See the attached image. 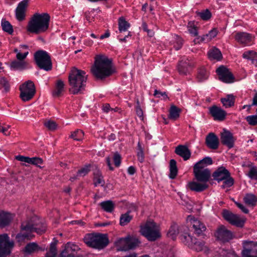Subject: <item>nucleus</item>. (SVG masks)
I'll return each instance as SVG.
<instances>
[{
    "label": "nucleus",
    "instance_id": "nucleus-1",
    "mask_svg": "<svg viewBox=\"0 0 257 257\" xmlns=\"http://www.w3.org/2000/svg\"><path fill=\"white\" fill-rule=\"evenodd\" d=\"M46 229V226L36 217L30 220L23 222L21 226V232L16 236L17 241L20 244L32 239L33 232L42 234Z\"/></svg>",
    "mask_w": 257,
    "mask_h": 257
},
{
    "label": "nucleus",
    "instance_id": "nucleus-2",
    "mask_svg": "<svg viewBox=\"0 0 257 257\" xmlns=\"http://www.w3.org/2000/svg\"><path fill=\"white\" fill-rule=\"evenodd\" d=\"M91 72L98 79H102L109 76L113 73L111 60L105 55H96Z\"/></svg>",
    "mask_w": 257,
    "mask_h": 257
},
{
    "label": "nucleus",
    "instance_id": "nucleus-3",
    "mask_svg": "<svg viewBox=\"0 0 257 257\" xmlns=\"http://www.w3.org/2000/svg\"><path fill=\"white\" fill-rule=\"evenodd\" d=\"M68 79L71 93L77 94L84 90L87 79L84 71L74 68L69 73Z\"/></svg>",
    "mask_w": 257,
    "mask_h": 257
},
{
    "label": "nucleus",
    "instance_id": "nucleus-4",
    "mask_svg": "<svg viewBox=\"0 0 257 257\" xmlns=\"http://www.w3.org/2000/svg\"><path fill=\"white\" fill-rule=\"evenodd\" d=\"M50 19L47 13H36L28 23V31L37 34L45 32L49 28Z\"/></svg>",
    "mask_w": 257,
    "mask_h": 257
},
{
    "label": "nucleus",
    "instance_id": "nucleus-5",
    "mask_svg": "<svg viewBox=\"0 0 257 257\" xmlns=\"http://www.w3.org/2000/svg\"><path fill=\"white\" fill-rule=\"evenodd\" d=\"M83 240L87 246L97 249L103 248L109 242L106 235L102 234H88L84 236Z\"/></svg>",
    "mask_w": 257,
    "mask_h": 257
},
{
    "label": "nucleus",
    "instance_id": "nucleus-6",
    "mask_svg": "<svg viewBox=\"0 0 257 257\" xmlns=\"http://www.w3.org/2000/svg\"><path fill=\"white\" fill-rule=\"evenodd\" d=\"M142 234L149 241H155L161 237L160 226L153 221H148L141 227Z\"/></svg>",
    "mask_w": 257,
    "mask_h": 257
},
{
    "label": "nucleus",
    "instance_id": "nucleus-7",
    "mask_svg": "<svg viewBox=\"0 0 257 257\" xmlns=\"http://www.w3.org/2000/svg\"><path fill=\"white\" fill-rule=\"evenodd\" d=\"M213 179L218 181H223L222 188H228L234 184V179L230 176L229 172L224 167H220L213 173Z\"/></svg>",
    "mask_w": 257,
    "mask_h": 257
},
{
    "label": "nucleus",
    "instance_id": "nucleus-8",
    "mask_svg": "<svg viewBox=\"0 0 257 257\" xmlns=\"http://www.w3.org/2000/svg\"><path fill=\"white\" fill-rule=\"evenodd\" d=\"M34 59L41 69L48 71L52 69V64L49 54L45 51L39 50L34 54Z\"/></svg>",
    "mask_w": 257,
    "mask_h": 257
},
{
    "label": "nucleus",
    "instance_id": "nucleus-9",
    "mask_svg": "<svg viewBox=\"0 0 257 257\" xmlns=\"http://www.w3.org/2000/svg\"><path fill=\"white\" fill-rule=\"evenodd\" d=\"M138 238L131 235L121 238L116 242L115 245L118 251H127L133 249L138 246L140 243Z\"/></svg>",
    "mask_w": 257,
    "mask_h": 257
},
{
    "label": "nucleus",
    "instance_id": "nucleus-10",
    "mask_svg": "<svg viewBox=\"0 0 257 257\" xmlns=\"http://www.w3.org/2000/svg\"><path fill=\"white\" fill-rule=\"evenodd\" d=\"M20 96L24 101L30 100L36 93L35 84L31 80H28L20 85Z\"/></svg>",
    "mask_w": 257,
    "mask_h": 257
},
{
    "label": "nucleus",
    "instance_id": "nucleus-11",
    "mask_svg": "<svg viewBox=\"0 0 257 257\" xmlns=\"http://www.w3.org/2000/svg\"><path fill=\"white\" fill-rule=\"evenodd\" d=\"M14 245V242L10 241L7 234H0V257H6L9 255Z\"/></svg>",
    "mask_w": 257,
    "mask_h": 257
},
{
    "label": "nucleus",
    "instance_id": "nucleus-12",
    "mask_svg": "<svg viewBox=\"0 0 257 257\" xmlns=\"http://www.w3.org/2000/svg\"><path fill=\"white\" fill-rule=\"evenodd\" d=\"M222 215L223 218L232 225L237 227H242L244 225V220L243 219L228 210H224Z\"/></svg>",
    "mask_w": 257,
    "mask_h": 257
},
{
    "label": "nucleus",
    "instance_id": "nucleus-13",
    "mask_svg": "<svg viewBox=\"0 0 257 257\" xmlns=\"http://www.w3.org/2000/svg\"><path fill=\"white\" fill-rule=\"evenodd\" d=\"M219 79L225 83H232L234 77L231 72L224 66H221L216 69Z\"/></svg>",
    "mask_w": 257,
    "mask_h": 257
},
{
    "label": "nucleus",
    "instance_id": "nucleus-14",
    "mask_svg": "<svg viewBox=\"0 0 257 257\" xmlns=\"http://www.w3.org/2000/svg\"><path fill=\"white\" fill-rule=\"evenodd\" d=\"M242 256V257H257L256 243L253 241H244Z\"/></svg>",
    "mask_w": 257,
    "mask_h": 257
},
{
    "label": "nucleus",
    "instance_id": "nucleus-15",
    "mask_svg": "<svg viewBox=\"0 0 257 257\" xmlns=\"http://www.w3.org/2000/svg\"><path fill=\"white\" fill-rule=\"evenodd\" d=\"M215 236L222 242H227L232 238L233 235L224 226L221 225L216 230Z\"/></svg>",
    "mask_w": 257,
    "mask_h": 257
},
{
    "label": "nucleus",
    "instance_id": "nucleus-16",
    "mask_svg": "<svg viewBox=\"0 0 257 257\" xmlns=\"http://www.w3.org/2000/svg\"><path fill=\"white\" fill-rule=\"evenodd\" d=\"M193 173L195 179L197 181L207 184L211 176L210 171L208 169L205 170H199L197 166L193 167Z\"/></svg>",
    "mask_w": 257,
    "mask_h": 257
},
{
    "label": "nucleus",
    "instance_id": "nucleus-17",
    "mask_svg": "<svg viewBox=\"0 0 257 257\" xmlns=\"http://www.w3.org/2000/svg\"><path fill=\"white\" fill-rule=\"evenodd\" d=\"M189 220L194 233L198 236L204 235V232L206 230L204 223L199 219L193 217H190Z\"/></svg>",
    "mask_w": 257,
    "mask_h": 257
},
{
    "label": "nucleus",
    "instance_id": "nucleus-18",
    "mask_svg": "<svg viewBox=\"0 0 257 257\" xmlns=\"http://www.w3.org/2000/svg\"><path fill=\"white\" fill-rule=\"evenodd\" d=\"M80 249L77 245L70 242H68L61 252L60 257H76L77 252Z\"/></svg>",
    "mask_w": 257,
    "mask_h": 257
},
{
    "label": "nucleus",
    "instance_id": "nucleus-19",
    "mask_svg": "<svg viewBox=\"0 0 257 257\" xmlns=\"http://www.w3.org/2000/svg\"><path fill=\"white\" fill-rule=\"evenodd\" d=\"M28 3L29 0H23L18 4L15 10V16L19 21H22L25 19Z\"/></svg>",
    "mask_w": 257,
    "mask_h": 257
},
{
    "label": "nucleus",
    "instance_id": "nucleus-20",
    "mask_svg": "<svg viewBox=\"0 0 257 257\" xmlns=\"http://www.w3.org/2000/svg\"><path fill=\"white\" fill-rule=\"evenodd\" d=\"M209 113L215 120L223 121L225 119L227 113L220 107L213 105L210 107Z\"/></svg>",
    "mask_w": 257,
    "mask_h": 257
},
{
    "label": "nucleus",
    "instance_id": "nucleus-21",
    "mask_svg": "<svg viewBox=\"0 0 257 257\" xmlns=\"http://www.w3.org/2000/svg\"><path fill=\"white\" fill-rule=\"evenodd\" d=\"M234 39L240 44L248 45L252 42L253 37L249 33L238 32L235 34Z\"/></svg>",
    "mask_w": 257,
    "mask_h": 257
},
{
    "label": "nucleus",
    "instance_id": "nucleus-22",
    "mask_svg": "<svg viewBox=\"0 0 257 257\" xmlns=\"http://www.w3.org/2000/svg\"><path fill=\"white\" fill-rule=\"evenodd\" d=\"M220 139L223 145L227 146L229 149L233 147L234 139L232 134L230 132L224 130L221 134Z\"/></svg>",
    "mask_w": 257,
    "mask_h": 257
},
{
    "label": "nucleus",
    "instance_id": "nucleus-23",
    "mask_svg": "<svg viewBox=\"0 0 257 257\" xmlns=\"http://www.w3.org/2000/svg\"><path fill=\"white\" fill-rule=\"evenodd\" d=\"M175 153L182 157L184 161L189 160L191 155V151L188 147L183 145H179L177 146L175 148Z\"/></svg>",
    "mask_w": 257,
    "mask_h": 257
},
{
    "label": "nucleus",
    "instance_id": "nucleus-24",
    "mask_svg": "<svg viewBox=\"0 0 257 257\" xmlns=\"http://www.w3.org/2000/svg\"><path fill=\"white\" fill-rule=\"evenodd\" d=\"M205 143L209 149L216 150L218 148L219 139L214 133H210L206 137Z\"/></svg>",
    "mask_w": 257,
    "mask_h": 257
},
{
    "label": "nucleus",
    "instance_id": "nucleus-25",
    "mask_svg": "<svg viewBox=\"0 0 257 257\" xmlns=\"http://www.w3.org/2000/svg\"><path fill=\"white\" fill-rule=\"evenodd\" d=\"M193 65L188 60H181L179 63L178 69L180 74L186 75L189 73Z\"/></svg>",
    "mask_w": 257,
    "mask_h": 257
},
{
    "label": "nucleus",
    "instance_id": "nucleus-26",
    "mask_svg": "<svg viewBox=\"0 0 257 257\" xmlns=\"http://www.w3.org/2000/svg\"><path fill=\"white\" fill-rule=\"evenodd\" d=\"M207 184L195 181L190 182L187 184V188L193 191L197 192H202L208 188Z\"/></svg>",
    "mask_w": 257,
    "mask_h": 257
},
{
    "label": "nucleus",
    "instance_id": "nucleus-27",
    "mask_svg": "<svg viewBox=\"0 0 257 257\" xmlns=\"http://www.w3.org/2000/svg\"><path fill=\"white\" fill-rule=\"evenodd\" d=\"M14 218V215L6 212H0V227L3 228L9 225Z\"/></svg>",
    "mask_w": 257,
    "mask_h": 257
},
{
    "label": "nucleus",
    "instance_id": "nucleus-28",
    "mask_svg": "<svg viewBox=\"0 0 257 257\" xmlns=\"http://www.w3.org/2000/svg\"><path fill=\"white\" fill-rule=\"evenodd\" d=\"M10 68L14 70H23L30 68L29 64L25 61L14 60L10 64Z\"/></svg>",
    "mask_w": 257,
    "mask_h": 257
},
{
    "label": "nucleus",
    "instance_id": "nucleus-29",
    "mask_svg": "<svg viewBox=\"0 0 257 257\" xmlns=\"http://www.w3.org/2000/svg\"><path fill=\"white\" fill-rule=\"evenodd\" d=\"M208 56L210 60L215 61H220L222 58L220 51L216 48L210 50L208 52Z\"/></svg>",
    "mask_w": 257,
    "mask_h": 257
},
{
    "label": "nucleus",
    "instance_id": "nucleus-30",
    "mask_svg": "<svg viewBox=\"0 0 257 257\" xmlns=\"http://www.w3.org/2000/svg\"><path fill=\"white\" fill-rule=\"evenodd\" d=\"M64 84L62 80H58L56 83L54 90L52 92L54 97H60L64 91Z\"/></svg>",
    "mask_w": 257,
    "mask_h": 257
},
{
    "label": "nucleus",
    "instance_id": "nucleus-31",
    "mask_svg": "<svg viewBox=\"0 0 257 257\" xmlns=\"http://www.w3.org/2000/svg\"><path fill=\"white\" fill-rule=\"evenodd\" d=\"M99 206L105 212L111 213L114 209V203L111 200H107L100 202Z\"/></svg>",
    "mask_w": 257,
    "mask_h": 257
},
{
    "label": "nucleus",
    "instance_id": "nucleus-32",
    "mask_svg": "<svg viewBox=\"0 0 257 257\" xmlns=\"http://www.w3.org/2000/svg\"><path fill=\"white\" fill-rule=\"evenodd\" d=\"M221 102L225 108L231 107L234 104L235 97L232 94H229L221 98Z\"/></svg>",
    "mask_w": 257,
    "mask_h": 257
},
{
    "label": "nucleus",
    "instance_id": "nucleus-33",
    "mask_svg": "<svg viewBox=\"0 0 257 257\" xmlns=\"http://www.w3.org/2000/svg\"><path fill=\"white\" fill-rule=\"evenodd\" d=\"M244 202L248 206H254L256 205L257 198L256 196L251 193H247L243 197Z\"/></svg>",
    "mask_w": 257,
    "mask_h": 257
},
{
    "label": "nucleus",
    "instance_id": "nucleus-34",
    "mask_svg": "<svg viewBox=\"0 0 257 257\" xmlns=\"http://www.w3.org/2000/svg\"><path fill=\"white\" fill-rule=\"evenodd\" d=\"M169 171V178L172 179H175L178 174V169L176 161L174 159H171L170 161Z\"/></svg>",
    "mask_w": 257,
    "mask_h": 257
},
{
    "label": "nucleus",
    "instance_id": "nucleus-35",
    "mask_svg": "<svg viewBox=\"0 0 257 257\" xmlns=\"http://www.w3.org/2000/svg\"><path fill=\"white\" fill-rule=\"evenodd\" d=\"M118 30L120 33L127 31L131 26L130 24L123 17H121L118 19Z\"/></svg>",
    "mask_w": 257,
    "mask_h": 257
},
{
    "label": "nucleus",
    "instance_id": "nucleus-36",
    "mask_svg": "<svg viewBox=\"0 0 257 257\" xmlns=\"http://www.w3.org/2000/svg\"><path fill=\"white\" fill-rule=\"evenodd\" d=\"M242 56L244 58L250 60L255 66H257V54L255 52L253 51L245 52Z\"/></svg>",
    "mask_w": 257,
    "mask_h": 257
},
{
    "label": "nucleus",
    "instance_id": "nucleus-37",
    "mask_svg": "<svg viewBox=\"0 0 257 257\" xmlns=\"http://www.w3.org/2000/svg\"><path fill=\"white\" fill-rule=\"evenodd\" d=\"M208 76L209 73L204 67H202L198 69L196 78L198 81L202 82L207 80Z\"/></svg>",
    "mask_w": 257,
    "mask_h": 257
},
{
    "label": "nucleus",
    "instance_id": "nucleus-38",
    "mask_svg": "<svg viewBox=\"0 0 257 257\" xmlns=\"http://www.w3.org/2000/svg\"><path fill=\"white\" fill-rule=\"evenodd\" d=\"M180 238L183 243L189 247L192 245L193 242L195 241V238L193 237L188 233H184L183 234L181 235Z\"/></svg>",
    "mask_w": 257,
    "mask_h": 257
},
{
    "label": "nucleus",
    "instance_id": "nucleus-39",
    "mask_svg": "<svg viewBox=\"0 0 257 257\" xmlns=\"http://www.w3.org/2000/svg\"><path fill=\"white\" fill-rule=\"evenodd\" d=\"M133 219V216L130 215V212L122 214L119 218V224L121 226L127 225Z\"/></svg>",
    "mask_w": 257,
    "mask_h": 257
},
{
    "label": "nucleus",
    "instance_id": "nucleus-40",
    "mask_svg": "<svg viewBox=\"0 0 257 257\" xmlns=\"http://www.w3.org/2000/svg\"><path fill=\"white\" fill-rule=\"evenodd\" d=\"M57 242L58 241L57 240H54L51 243L49 250L46 253L45 257L56 256L57 253V250L56 248V244Z\"/></svg>",
    "mask_w": 257,
    "mask_h": 257
},
{
    "label": "nucleus",
    "instance_id": "nucleus-41",
    "mask_svg": "<svg viewBox=\"0 0 257 257\" xmlns=\"http://www.w3.org/2000/svg\"><path fill=\"white\" fill-rule=\"evenodd\" d=\"M205 247L204 242L203 241H198L196 238L195 241L193 242L192 245L190 247V248L197 251H202Z\"/></svg>",
    "mask_w": 257,
    "mask_h": 257
},
{
    "label": "nucleus",
    "instance_id": "nucleus-42",
    "mask_svg": "<svg viewBox=\"0 0 257 257\" xmlns=\"http://www.w3.org/2000/svg\"><path fill=\"white\" fill-rule=\"evenodd\" d=\"M1 25L4 31L8 33L10 35L13 33L14 30L13 26L9 21H6L5 19H2Z\"/></svg>",
    "mask_w": 257,
    "mask_h": 257
},
{
    "label": "nucleus",
    "instance_id": "nucleus-43",
    "mask_svg": "<svg viewBox=\"0 0 257 257\" xmlns=\"http://www.w3.org/2000/svg\"><path fill=\"white\" fill-rule=\"evenodd\" d=\"M138 161L143 163L145 160L144 148L143 147L140 142L137 144V154Z\"/></svg>",
    "mask_w": 257,
    "mask_h": 257
},
{
    "label": "nucleus",
    "instance_id": "nucleus-44",
    "mask_svg": "<svg viewBox=\"0 0 257 257\" xmlns=\"http://www.w3.org/2000/svg\"><path fill=\"white\" fill-rule=\"evenodd\" d=\"M178 233V226L177 224H174L170 227L167 233V235L168 237H171L174 240L176 238Z\"/></svg>",
    "mask_w": 257,
    "mask_h": 257
},
{
    "label": "nucleus",
    "instance_id": "nucleus-45",
    "mask_svg": "<svg viewBox=\"0 0 257 257\" xmlns=\"http://www.w3.org/2000/svg\"><path fill=\"white\" fill-rule=\"evenodd\" d=\"M180 109L175 105L170 107L169 111V118L173 119H176L179 116Z\"/></svg>",
    "mask_w": 257,
    "mask_h": 257
},
{
    "label": "nucleus",
    "instance_id": "nucleus-46",
    "mask_svg": "<svg viewBox=\"0 0 257 257\" xmlns=\"http://www.w3.org/2000/svg\"><path fill=\"white\" fill-rule=\"evenodd\" d=\"M196 14L198 16L200 17L202 20L204 21H207L211 17V13L208 9H206L201 12H196Z\"/></svg>",
    "mask_w": 257,
    "mask_h": 257
},
{
    "label": "nucleus",
    "instance_id": "nucleus-47",
    "mask_svg": "<svg viewBox=\"0 0 257 257\" xmlns=\"http://www.w3.org/2000/svg\"><path fill=\"white\" fill-rule=\"evenodd\" d=\"M94 183L95 186H97L98 185L103 186L104 184V181L103 179V177L102 176L100 172L98 171L96 173H94Z\"/></svg>",
    "mask_w": 257,
    "mask_h": 257
},
{
    "label": "nucleus",
    "instance_id": "nucleus-48",
    "mask_svg": "<svg viewBox=\"0 0 257 257\" xmlns=\"http://www.w3.org/2000/svg\"><path fill=\"white\" fill-rule=\"evenodd\" d=\"M84 133L80 130H77L71 133L70 137L74 140L80 141L82 140Z\"/></svg>",
    "mask_w": 257,
    "mask_h": 257
},
{
    "label": "nucleus",
    "instance_id": "nucleus-49",
    "mask_svg": "<svg viewBox=\"0 0 257 257\" xmlns=\"http://www.w3.org/2000/svg\"><path fill=\"white\" fill-rule=\"evenodd\" d=\"M90 168L91 165L89 164L85 165L77 171V176H79V177H83L86 175L88 172H90Z\"/></svg>",
    "mask_w": 257,
    "mask_h": 257
},
{
    "label": "nucleus",
    "instance_id": "nucleus-50",
    "mask_svg": "<svg viewBox=\"0 0 257 257\" xmlns=\"http://www.w3.org/2000/svg\"><path fill=\"white\" fill-rule=\"evenodd\" d=\"M38 245L36 243H29L25 246V251L28 253H32L36 250L38 248Z\"/></svg>",
    "mask_w": 257,
    "mask_h": 257
},
{
    "label": "nucleus",
    "instance_id": "nucleus-51",
    "mask_svg": "<svg viewBox=\"0 0 257 257\" xmlns=\"http://www.w3.org/2000/svg\"><path fill=\"white\" fill-rule=\"evenodd\" d=\"M44 125L49 131H53L57 129V124L56 122L51 120H46L44 122Z\"/></svg>",
    "mask_w": 257,
    "mask_h": 257
},
{
    "label": "nucleus",
    "instance_id": "nucleus-52",
    "mask_svg": "<svg viewBox=\"0 0 257 257\" xmlns=\"http://www.w3.org/2000/svg\"><path fill=\"white\" fill-rule=\"evenodd\" d=\"M188 30L190 34L194 36L198 35L197 27L192 22H189L187 25Z\"/></svg>",
    "mask_w": 257,
    "mask_h": 257
},
{
    "label": "nucleus",
    "instance_id": "nucleus-53",
    "mask_svg": "<svg viewBox=\"0 0 257 257\" xmlns=\"http://www.w3.org/2000/svg\"><path fill=\"white\" fill-rule=\"evenodd\" d=\"M183 45V40L178 36H176L174 42V47L175 50H178L182 47Z\"/></svg>",
    "mask_w": 257,
    "mask_h": 257
},
{
    "label": "nucleus",
    "instance_id": "nucleus-54",
    "mask_svg": "<svg viewBox=\"0 0 257 257\" xmlns=\"http://www.w3.org/2000/svg\"><path fill=\"white\" fill-rule=\"evenodd\" d=\"M43 160L39 157H32L30 158L29 164L35 165L37 167H40V165L43 164Z\"/></svg>",
    "mask_w": 257,
    "mask_h": 257
},
{
    "label": "nucleus",
    "instance_id": "nucleus-55",
    "mask_svg": "<svg viewBox=\"0 0 257 257\" xmlns=\"http://www.w3.org/2000/svg\"><path fill=\"white\" fill-rule=\"evenodd\" d=\"M207 34L203 35L201 37H198L194 40V42L195 44H199L202 42H207L210 41V40L208 39L209 38Z\"/></svg>",
    "mask_w": 257,
    "mask_h": 257
},
{
    "label": "nucleus",
    "instance_id": "nucleus-56",
    "mask_svg": "<svg viewBox=\"0 0 257 257\" xmlns=\"http://www.w3.org/2000/svg\"><path fill=\"white\" fill-rule=\"evenodd\" d=\"M245 119L250 125H255L257 124V115L247 116Z\"/></svg>",
    "mask_w": 257,
    "mask_h": 257
},
{
    "label": "nucleus",
    "instance_id": "nucleus-57",
    "mask_svg": "<svg viewBox=\"0 0 257 257\" xmlns=\"http://www.w3.org/2000/svg\"><path fill=\"white\" fill-rule=\"evenodd\" d=\"M114 164L115 167H118L121 163V156L118 153H115L113 157Z\"/></svg>",
    "mask_w": 257,
    "mask_h": 257
},
{
    "label": "nucleus",
    "instance_id": "nucleus-58",
    "mask_svg": "<svg viewBox=\"0 0 257 257\" xmlns=\"http://www.w3.org/2000/svg\"><path fill=\"white\" fill-rule=\"evenodd\" d=\"M0 84L5 88L6 92L8 91L10 89V85L8 81L5 77L0 79Z\"/></svg>",
    "mask_w": 257,
    "mask_h": 257
},
{
    "label": "nucleus",
    "instance_id": "nucleus-59",
    "mask_svg": "<svg viewBox=\"0 0 257 257\" xmlns=\"http://www.w3.org/2000/svg\"><path fill=\"white\" fill-rule=\"evenodd\" d=\"M248 176L251 179H257V168L255 167H253L250 168L248 173Z\"/></svg>",
    "mask_w": 257,
    "mask_h": 257
},
{
    "label": "nucleus",
    "instance_id": "nucleus-60",
    "mask_svg": "<svg viewBox=\"0 0 257 257\" xmlns=\"http://www.w3.org/2000/svg\"><path fill=\"white\" fill-rule=\"evenodd\" d=\"M201 163H203L206 165V166H207V165L212 164L213 161L211 158L209 157H206L202 159L201 160L198 161L197 165Z\"/></svg>",
    "mask_w": 257,
    "mask_h": 257
},
{
    "label": "nucleus",
    "instance_id": "nucleus-61",
    "mask_svg": "<svg viewBox=\"0 0 257 257\" xmlns=\"http://www.w3.org/2000/svg\"><path fill=\"white\" fill-rule=\"evenodd\" d=\"M154 95L155 96L159 98L162 96L164 99H167L168 98V97L165 92H162L157 89L154 91Z\"/></svg>",
    "mask_w": 257,
    "mask_h": 257
},
{
    "label": "nucleus",
    "instance_id": "nucleus-62",
    "mask_svg": "<svg viewBox=\"0 0 257 257\" xmlns=\"http://www.w3.org/2000/svg\"><path fill=\"white\" fill-rule=\"evenodd\" d=\"M29 54L28 51H26L24 53H22L21 51L20 53H18L16 54V58L18 60L25 61V59L27 57Z\"/></svg>",
    "mask_w": 257,
    "mask_h": 257
},
{
    "label": "nucleus",
    "instance_id": "nucleus-63",
    "mask_svg": "<svg viewBox=\"0 0 257 257\" xmlns=\"http://www.w3.org/2000/svg\"><path fill=\"white\" fill-rule=\"evenodd\" d=\"M234 203L237 206V207L241 210L242 212L245 214L248 213V210L243 204L236 201H234Z\"/></svg>",
    "mask_w": 257,
    "mask_h": 257
},
{
    "label": "nucleus",
    "instance_id": "nucleus-64",
    "mask_svg": "<svg viewBox=\"0 0 257 257\" xmlns=\"http://www.w3.org/2000/svg\"><path fill=\"white\" fill-rule=\"evenodd\" d=\"M217 33H218V31L216 29H213L212 30H211V31H210L209 32V33L207 34V35L208 36V38L210 40V41L214 38V37H215L217 34Z\"/></svg>",
    "mask_w": 257,
    "mask_h": 257
}]
</instances>
